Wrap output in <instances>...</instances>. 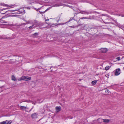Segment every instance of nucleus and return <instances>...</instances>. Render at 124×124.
<instances>
[{
    "label": "nucleus",
    "instance_id": "nucleus-1",
    "mask_svg": "<svg viewBox=\"0 0 124 124\" xmlns=\"http://www.w3.org/2000/svg\"><path fill=\"white\" fill-rule=\"evenodd\" d=\"M9 12V13H11L13 14H19L21 13H25V10L23 9H19L18 10H9L6 11L5 13L2 14H5L7 12Z\"/></svg>",
    "mask_w": 124,
    "mask_h": 124
},
{
    "label": "nucleus",
    "instance_id": "nucleus-2",
    "mask_svg": "<svg viewBox=\"0 0 124 124\" xmlns=\"http://www.w3.org/2000/svg\"><path fill=\"white\" fill-rule=\"evenodd\" d=\"M12 123L11 120H6L0 122V124H10Z\"/></svg>",
    "mask_w": 124,
    "mask_h": 124
},
{
    "label": "nucleus",
    "instance_id": "nucleus-3",
    "mask_svg": "<svg viewBox=\"0 0 124 124\" xmlns=\"http://www.w3.org/2000/svg\"><path fill=\"white\" fill-rule=\"evenodd\" d=\"M23 80L25 81H28L30 80L31 79V78L30 77L26 76H23Z\"/></svg>",
    "mask_w": 124,
    "mask_h": 124
},
{
    "label": "nucleus",
    "instance_id": "nucleus-4",
    "mask_svg": "<svg viewBox=\"0 0 124 124\" xmlns=\"http://www.w3.org/2000/svg\"><path fill=\"white\" fill-rule=\"evenodd\" d=\"M101 51V53H106L108 51V49L106 48H103L100 49Z\"/></svg>",
    "mask_w": 124,
    "mask_h": 124
},
{
    "label": "nucleus",
    "instance_id": "nucleus-5",
    "mask_svg": "<svg viewBox=\"0 0 124 124\" xmlns=\"http://www.w3.org/2000/svg\"><path fill=\"white\" fill-rule=\"evenodd\" d=\"M37 115L36 113H34L31 115V117L32 118H36L37 117Z\"/></svg>",
    "mask_w": 124,
    "mask_h": 124
},
{
    "label": "nucleus",
    "instance_id": "nucleus-6",
    "mask_svg": "<svg viewBox=\"0 0 124 124\" xmlns=\"http://www.w3.org/2000/svg\"><path fill=\"white\" fill-rule=\"evenodd\" d=\"M120 71V69L118 68L116 69L115 73V75L116 76L119 75L120 74V73L119 72Z\"/></svg>",
    "mask_w": 124,
    "mask_h": 124
},
{
    "label": "nucleus",
    "instance_id": "nucleus-7",
    "mask_svg": "<svg viewBox=\"0 0 124 124\" xmlns=\"http://www.w3.org/2000/svg\"><path fill=\"white\" fill-rule=\"evenodd\" d=\"M55 109L57 112L60 111L61 110V107L60 106L56 107H55Z\"/></svg>",
    "mask_w": 124,
    "mask_h": 124
},
{
    "label": "nucleus",
    "instance_id": "nucleus-8",
    "mask_svg": "<svg viewBox=\"0 0 124 124\" xmlns=\"http://www.w3.org/2000/svg\"><path fill=\"white\" fill-rule=\"evenodd\" d=\"M79 13H80L82 14H90L89 12L86 11H81L79 12Z\"/></svg>",
    "mask_w": 124,
    "mask_h": 124
},
{
    "label": "nucleus",
    "instance_id": "nucleus-9",
    "mask_svg": "<svg viewBox=\"0 0 124 124\" xmlns=\"http://www.w3.org/2000/svg\"><path fill=\"white\" fill-rule=\"evenodd\" d=\"M38 35V33H35L31 35V36L33 38L37 37Z\"/></svg>",
    "mask_w": 124,
    "mask_h": 124
},
{
    "label": "nucleus",
    "instance_id": "nucleus-10",
    "mask_svg": "<svg viewBox=\"0 0 124 124\" xmlns=\"http://www.w3.org/2000/svg\"><path fill=\"white\" fill-rule=\"evenodd\" d=\"M49 7L45 11H44V12H41V11H39V12L41 14H43L44 13H45L46 12V11H47V10H48L50 9V8H51V7Z\"/></svg>",
    "mask_w": 124,
    "mask_h": 124
},
{
    "label": "nucleus",
    "instance_id": "nucleus-11",
    "mask_svg": "<svg viewBox=\"0 0 124 124\" xmlns=\"http://www.w3.org/2000/svg\"><path fill=\"white\" fill-rule=\"evenodd\" d=\"M103 122L106 123H108L109 122L110 120L108 119H103Z\"/></svg>",
    "mask_w": 124,
    "mask_h": 124
},
{
    "label": "nucleus",
    "instance_id": "nucleus-12",
    "mask_svg": "<svg viewBox=\"0 0 124 124\" xmlns=\"http://www.w3.org/2000/svg\"><path fill=\"white\" fill-rule=\"evenodd\" d=\"M20 108L21 110H23L24 109H26V107L24 106H21L20 107Z\"/></svg>",
    "mask_w": 124,
    "mask_h": 124
},
{
    "label": "nucleus",
    "instance_id": "nucleus-13",
    "mask_svg": "<svg viewBox=\"0 0 124 124\" xmlns=\"http://www.w3.org/2000/svg\"><path fill=\"white\" fill-rule=\"evenodd\" d=\"M61 5H62L61 4V3L53 5V6L52 7H58V6H61Z\"/></svg>",
    "mask_w": 124,
    "mask_h": 124
},
{
    "label": "nucleus",
    "instance_id": "nucleus-14",
    "mask_svg": "<svg viewBox=\"0 0 124 124\" xmlns=\"http://www.w3.org/2000/svg\"><path fill=\"white\" fill-rule=\"evenodd\" d=\"M97 81L96 80H95L94 81H93L91 83L92 85H95L97 82Z\"/></svg>",
    "mask_w": 124,
    "mask_h": 124
},
{
    "label": "nucleus",
    "instance_id": "nucleus-15",
    "mask_svg": "<svg viewBox=\"0 0 124 124\" xmlns=\"http://www.w3.org/2000/svg\"><path fill=\"white\" fill-rule=\"evenodd\" d=\"M11 79L12 80L14 81L16 80V79L14 75L12 76Z\"/></svg>",
    "mask_w": 124,
    "mask_h": 124
},
{
    "label": "nucleus",
    "instance_id": "nucleus-16",
    "mask_svg": "<svg viewBox=\"0 0 124 124\" xmlns=\"http://www.w3.org/2000/svg\"><path fill=\"white\" fill-rule=\"evenodd\" d=\"M34 24H33L32 25L29 27L28 28L29 29H31L35 28L36 27L34 26Z\"/></svg>",
    "mask_w": 124,
    "mask_h": 124
},
{
    "label": "nucleus",
    "instance_id": "nucleus-17",
    "mask_svg": "<svg viewBox=\"0 0 124 124\" xmlns=\"http://www.w3.org/2000/svg\"><path fill=\"white\" fill-rule=\"evenodd\" d=\"M67 23L66 22L64 23H60L58 24H56L55 25H62L64 24H66Z\"/></svg>",
    "mask_w": 124,
    "mask_h": 124
},
{
    "label": "nucleus",
    "instance_id": "nucleus-18",
    "mask_svg": "<svg viewBox=\"0 0 124 124\" xmlns=\"http://www.w3.org/2000/svg\"><path fill=\"white\" fill-rule=\"evenodd\" d=\"M111 66H106V67L105 68V70H108L110 68V67Z\"/></svg>",
    "mask_w": 124,
    "mask_h": 124
},
{
    "label": "nucleus",
    "instance_id": "nucleus-19",
    "mask_svg": "<svg viewBox=\"0 0 124 124\" xmlns=\"http://www.w3.org/2000/svg\"><path fill=\"white\" fill-rule=\"evenodd\" d=\"M23 76L21 77L20 78L18 79V80L19 81H20L21 80H23Z\"/></svg>",
    "mask_w": 124,
    "mask_h": 124
},
{
    "label": "nucleus",
    "instance_id": "nucleus-20",
    "mask_svg": "<svg viewBox=\"0 0 124 124\" xmlns=\"http://www.w3.org/2000/svg\"><path fill=\"white\" fill-rule=\"evenodd\" d=\"M89 17H82V18H81L80 19H89Z\"/></svg>",
    "mask_w": 124,
    "mask_h": 124
},
{
    "label": "nucleus",
    "instance_id": "nucleus-21",
    "mask_svg": "<svg viewBox=\"0 0 124 124\" xmlns=\"http://www.w3.org/2000/svg\"><path fill=\"white\" fill-rule=\"evenodd\" d=\"M56 24H53L50 25V26L51 27H53L54 26H56Z\"/></svg>",
    "mask_w": 124,
    "mask_h": 124
},
{
    "label": "nucleus",
    "instance_id": "nucleus-22",
    "mask_svg": "<svg viewBox=\"0 0 124 124\" xmlns=\"http://www.w3.org/2000/svg\"><path fill=\"white\" fill-rule=\"evenodd\" d=\"M73 18H70V19L68 22H66V23H68L69 22L71 21L73 19Z\"/></svg>",
    "mask_w": 124,
    "mask_h": 124
},
{
    "label": "nucleus",
    "instance_id": "nucleus-23",
    "mask_svg": "<svg viewBox=\"0 0 124 124\" xmlns=\"http://www.w3.org/2000/svg\"><path fill=\"white\" fill-rule=\"evenodd\" d=\"M105 92L107 93H108L109 92V90L108 89H107L105 91Z\"/></svg>",
    "mask_w": 124,
    "mask_h": 124
},
{
    "label": "nucleus",
    "instance_id": "nucleus-24",
    "mask_svg": "<svg viewBox=\"0 0 124 124\" xmlns=\"http://www.w3.org/2000/svg\"><path fill=\"white\" fill-rule=\"evenodd\" d=\"M65 6L71 8H73V7L72 6H70L68 5H65Z\"/></svg>",
    "mask_w": 124,
    "mask_h": 124
},
{
    "label": "nucleus",
    "instance_id": "nucleus-25",
    "mask_svg": "<svg viewBox=\"0 0 124 124\" xmlns=\"http://www.w3.org/2000/svg\"><path fill=\"white\" fill-rule=\"evenodd\" d=\"M67 118L69 119H72L73 118V117L70 116H68Z\"/></svg>",
    "mask_w": 124,
    "mask_h": 124
},
{
    "label": "nucleus",
    "instance_id": "nucleus-26",
    "mask_svg": "<svg viewBox=\"0 0 124 124\" xmlns=\"http://www.w3.org/2000/svg\"><path fill=\"white\" fill-rule=\"evenodd\" d=\"M116 59H117L118 61H119L120 60V57H117L116 58Z\"/></svg>",
    "mask_w": 124,
    "mask_h": 124
},
{
    "label": "nucleus",
    "instance_id": "nucleus-27",
    "mask_svg": "<svg viewBox=\"0 0 124 124\" xmlns=\"http://www.w3.org/2000/svg\"><path fill=\"white\" fill-rule=\"evenodd\" d=\"M30 101H27V100H25L24 101H22V102H29Z\"/></svg>",
    "mask_w": 124,
    "mask_h": 124
},
{
    "label": "nucleus",
    "instance_id": "nucleus-28",
    "mask_svg": "<svg viewBox=\"0 0 124 124\" xmlns=\"http://www.w3.org/2000/svg\"><path fill=\"white\" fill-rule=\"evenodd\" d=\"M2 4V5L3 6H7L8 5L7 4H6L4 3H3Z\"/></svg>",
    "mask_w": 124,
    "mask_h": 124
},
{
    "label": "nucleus",
    "instance_id": "nucleus-29",
    "mask_svg": "<svg viewBox=\"0 0 124 124\" xmlns=\"http://www.w3.org/2000/svg\"><path fill=\"white\" fill-rule=\"evenodd\" d=\"M104 23L106 24H108L110 23L109 22H106L104 21Z\"/></svg>",
    "mask_w": 124,
    "mask_h": 124
},
{
    "label": "nucleus",
    "instance_id": "nucleus-30",
    "mask_svg": "<svg viewBox=\"0 0 124 124\" xmlns=\"http://www.w3.org/2000/svg\"><path fill=\"white\" fill-rule=\"evenodd\" d=\"M25 8H27V9H30L31 8H30L29 7H25Z\"/></svg>",
    "mask_w": 124,
    "mask_h": 124
},
{
    "label": "nucleus",
    "instance_id": "nucleus-31",
    "mask_svg": "<svg viewBox=\"0 0 124 124\" xmlns=\"http://www.w3.org/2000/svg\"><path fill=\"white\" fill-rule=\"evenodd\" d=\"M118 27L119 28H122L121 27H122V26L119 25H118Z\"/></svg>",
    "mask_w": 124,
    "mask_h": 124
},
{
    "label": "nucleus",
    "instance_id": "nucleus-32",
    "mask_svg": "<svg viewBox=\"0 0 124 124\" xmlns=\"http://www.w3.org/2000/svg\"><path fill=\"white\" fill-rule=\"evenodd\" d=\"M34 9L36 10V11H38V9H37L36 8H34Z\"/></svg>",
    "mask_w": 124,
    "mask_h": 124
},
{
    "label": "nucleus",
    "instance_id": "nucleus-33",
    "mask_svg": "<svg viewBox=\"0 0 124 124\" xmlns=\"http://www.w3.org/2000/svg\"><path fill=\"white\" fill-rule=\"evenodd\" d=\"M70 27H73V28H74V26H70Z\"/></svg>",
    "mask_w": 124,
    "mask_h": 124
},
{
    "label": "nucleus",
    "instance_id": "nucleus-34",
    "mask_svg": "<svg viewBox=\"0 0 124 124\" xmlns=\"http://www.w3.org/2000/svg\"><path fill=\"white\" fill-rule=\"evenodd\" d=\"M3 22H1L2 23H6L5 22H3Z\"/></svg>",
    "mask_w": 124,
    "mask_h": 124
},
{
    "label": "nucleus",
    "instance_id": "nucleus-35",
    "mask_svg": "<svg viewBox=\"0 0 124 124\" xmlns=\"http://www.w3.org/2000/svg\"><path fill=\"white\" fill-rule=\"evenodd\" d=\"M41 9V8H39L38 9V10H40Z\"/></svg>",
    "mask_w": 124,
    "mask_h": 124
},
{
    "label": "nucleus",
    "instance_id": "nucleus-36",
    "mask_svg": "<svg viewBox=\"0 0 124 124\" xmlns=\"http://www.w3.org/2000/svg\"><path fill=\"white\" fill-rule=\"evenodd\" d=\"M5 9L3 8L1 10L2 11V10H5Z\"/></svg>",
    "mask_w": 124,
    "mask_h": 124
},
{
    "label": "nucleus",
    "instance_id": "nucleus-37",
    "mask_svg": "<svg viewBox=\"0 0 124 124\" xmlns=\"http://www.w3.org/2000/svg\"><path fill=\"white\" fill-rule=\"evenodd\" d=\"M49 20V19H47L46 21H48Z\"/></svg>",
    "mask_w": 124,
    "mask_h": 124
},
{
    "label": "nucleus",
    "instance_id": "nucleus-38",
    "mask_svg": "<svg viewBox=\"0 0 124 124\" xmlns=\"http://www.w3.org/2000/svg\"><path fill=\"white\" fill-rule=\"evenodd\" d=\"M32 108H31V109L30 110V111H31V110L32 109Z\"/></svg>",
    "mask_w": 124,
    "mask_h": 124
},
{
    "label": "nucleus",
    "instance_id": "nucleus-39",
    "mask_svg": "<svg viewBox=\"0 0 124 124\" xmlns=\"http://www.w3.org/2000/svg\"><path fill=\"white\" fill-rule=\"evenodd\" d=\"M122 83H121V84H120V85H121V86L122 85Z\"/></svg>",
    "mask_w": 124,
    "mask_h": 124
},
{
    "label": "nucleus",
    "instance_id": "nucleus-40",
    "mask_svg": "<svg viewBox=\"0 0 124 124\" xmlns=\"http://www.w3.org/2000/svg\"><path fill=\"white\" fill-rule=\"evenodd\" d=\"M122 83H121V84H120V85H121V86L122 85Z\"/></svg>",
    "mask_w": 124,
    "mask_h": 124
},
{
    "label": "nucleus",
    "instance_id": "nucleus-41",
    "mask_svg": "<svg viewBox=\"0 0 124 124\" xmlns=\"http://www.w3.org/2000/svg\"><path fill=\"white\" fill-rule=\"evenodd\" d=\"M106 20H109V19H106Z\"/></svg>",
    "mask_w": 124,
    "mask_h": 124
},
{
    "label": "nucleus",
    "instance_id": "nucleus-42",
    "mask_svg": "<svg viewBox=\"0 0 124 124\" xmlns=\"http://www.w3.org/2000/svg\"><path fill=\"white\" fill-rule=\"evenodd\" d=\"M69 4H72V3H69Z\"/></svg>",
    "mask_w": 124,
    "mask_h": 124
},
{
    "label": "nucleus",
    "instance_id": "nucleus-43",
    "mask_svg": "<svg viewBox=\"0 0 124 124\" xmlns=\"http://www.w3.org/2000/svg\"><path fill=\"white\" fill-rule=\"evenodd\" d=\"M122 16L123 17V16Z\"/></svg>",
    "mask_w": 124,
    "mask_h": 124
},
{
    "label": "nucleus",
    "instance_id": "nucleus-44",
    "mask_svg": "<svg viewBox=\"0 0 124 124\" xmlns=\"http://www.w3.org/2000/svg\"><path fill=\"white\" fill-rule=\"evenodd\" d=\"M1 20V19H0V20Z\"/></svg>",
    "mask_w": 124,
    "mask_h": 124
},
{
    "label": "nucleus",
    "instance_id": "nucleus-45",
    "mask_svg": "<svg viewBox=\"0 0 124 124\" xmlns=\"http://www.w3.org/2000/svg\"><path fill=\"white\" fill-rule=\"evenodd\" d=\"M79 26V25L78 26H77V27H78V26Z\"/></svg>",
    "mask_w": 124,
    "mask_h": 124
},
{
    "label": "nucleus",
    "instance_id": "nucleus-46",
    "mask_svg": "<svg viewBox=\"0 0 124 124\" xmlns=\"http://www.w3.org/2000/svg\"><path fill=\"white\" fill-rule=\"evenodd\" d=\"M79 80H80H80H81V79H79Z\"/></svg>",
    "mask_w": 124,
    "mask_h": 124
},
{
    "label": "nucleus",
    "instance_id": "nucleus-47",
    "mask_svg": "<svg viewBox=\"0 0 124 124\" xmlns=\"http://www.w3.org/2000/svg\"><path fill=\"white\" fill-rule=\"evenodd\" d=\"M1 88V87H0V88Z\"/></svg>",
    "mask_w": 124,
    "mask_h": 124
}]
</instances>
